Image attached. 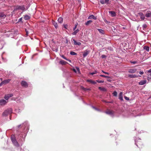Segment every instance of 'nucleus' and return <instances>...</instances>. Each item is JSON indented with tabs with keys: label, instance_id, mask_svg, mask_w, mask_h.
Here are the masks:
<instances>
[{
	"label": "nucleus",
	"instance_id": "cd10ccee",
	"mask_svg": "<svg viewBox=\"0 0 151 151\" xmlns=\"http://www.w3.org/2000/svg\"><path fill=\"white\" fill-rule=\"evenodd\" d=\"M79 31V30L77 29L76 30H75V31L72 33L73 35H76V34Z\"/></svg>",
	"mask_w": 151,
	"mask_h": 151
},
{
	"label": "nucleus",
	"instance_id": "0eeeda50",
	"mask_svg": "<svg viewBox=\"0 0 151 151\" xmlns=\"http://www.w3.org/2000/svg\"><path fill=\"white\" fill-rule=\"evenodd\" d=\"M16 10H20L24 11L25 10V7L24 6H17L16 8Z\"/></svg>",
	"mask_w": 151,
	"mask_h": 151
},
{
	"label": "nucleus",
	"instance_id": "b1692460",
	"mask_svg": "<svg viewBox=\"0 0 151 151\" xmlns=\"http://www.w3.org/2000/svg\"><path fill=\"white\" fill-rule=\"evenodd\" d=\"M87 81L93 84H95L96 83V82L95 81L91 80H87Z\"/></svg>",
	"mask_w": 151,
	"mask_h": 151
},
{
	"label": "nucleus",
	"instance_id": "4d7b16f0",
	"mask_svg": "<svg viewBox=\"0 0 151 151\" xmlns=\"http://www.w3.org/2000/svg\"><path fill=\"white\" fill-rule=\"evenodd\" d=\"M67 61H69L70 62H71V60H68H68H67Z\"/></svg>",
	"mask_w": 151,
	"mask_h": 151
},
{
	"label": "nucleus",
	"instance_id": "20e7f679",
	"mask_svg": "<svg viewBox=\"0 0 151 151\" xmlns=\"http://www.w3.org/2000/svg\"><path fill=\"white\" fill-rule=\"evenodd\" d=\"M24 137L23 138V139H22V138L23 137V135L22 134H20L18 137V139H19V141L21 142H23V141H24L25 137L26 136V134L25 133H24Z\"/></svg>",
	"mask_w": 151,
	"mask_h": 151
},
{
	"label": "nucleus",
	"instance_id": "2f4dec72",
	"mask_svg": "<svg viewBox=\"0 0 151 151\" xmlns=\"http://www.w3.org/2000/svg\"><path fill=\"white\" fill-rule=\"evenodd\" d=\"M70 54L71 55H77V53L73 51L70 52Z\"/></svg>",
	"mask_w": 151,
	"mask_h": 151
},
{
	"label": "nucleus",
	"instance_id": "e2e57ef3",
	"mask_svg": "<svg viewBox=\"0 0 151 151\" xmlns=\"http://www.w3.org/2000/svg\"><path fill=\"white\" fill-rule=\"evenodd\" d=\"M66 43H67L68 42V40H66Z\"/></svg>",
	"mask_w": 151,
	"mask_h": 151
},
{
	"label": "nucleus",
	"instance_id": "8fccbe9b",
	"mask_svg": "<svg viewBox=\"0 0 151 151\" xmlns=\"http://www.w3.org/2000/svg\"><path fill=\"white\" fill-rule=\"evenodd\" d=\"M139 73L140 75H142L144 73V72L143 71H140Z\"/></svg>",
	"mask_w": 151,
	"mask_h": 151
},
{
	"label": "nucleus",
	"instance_id": "39448f33",
	"mask_svg": "<svg viewBox=\"0 0 151 151\" xmlns=\"http://www.w3.org/2000/svg\"><path fill=\"white\" fill-rule=\"evenodd\" d=\"M22 126L24 127V130L26 129L27 131L29 129V124L27 122H25L23 124Z\"/></svg>",
	"mask_w": 151,
	"mask_h": 151
},
{
	"label": "nucleus",
	"instance_id": "5701e85b",
	"mask_svg": "<svg viewBox=\"0 0 151 151\" xmlns=\"http://www.w3.org/2000/svg\"><path fill=\"white\" fill-rule=\"evenodd\" d=\"M63 18L61 17H60L58 19V22L60 23H63Z\"/></svg>",
	"mask_w": 151,
	"mask_h": 151
},
{
	"label": "nucleus",
	"instance_id": "2eb2a0df",
	"mask_svg": "<svg viewBox=\"0 0 151 151\" xmlns=\"http://www.w3.org/2000/svg\"><path fill=\"white\" fill-rule=\"evenodd\" d=\"M88 19H93L94 20L96 19V17H95L93 15H91L88 18Z\"/></svg>",
	"mask_w": 151,
	"mask_h": 151
},
{
	"label": "nucleus",
	"instance_id": "473e14b6",
	"mask_svg": "<svg viewBox=\"0 0 151 151\" xmlns=\"http://www.w3.org/2000/svg\"><path fill=\"white\" fill-rule=\"evenodd\" d=\"M91 107L93 109H95V110L97 111H100V110L99 109L97 108H96L95 107H94V106H91Z\"/></svg>",
	"mask_w": 151,
	"mask_h": 151
},
{
	"label": "nucleus",
	"instance_id": "412c9836",
	"mask_svg": "<svg viewBox=\"0 0 151 151\" xmlns=\"http://www.w3.org/2000/svg\"><path fill=\"white\" fill-rule=\"evenodd\" d=\"M73 41H74V44L75 45H80L81 44V43L80 42H77L75 40L73 39Z\"/></svg>",
	"mask_w": 151,
	"mask_h": 151
},
{
	"label": "nucleus",
	"instance_id": "864d4df0",
	"mask_svg": "<svg viewBox=\"0 0 151 151\" xmlns=\"http://www.w3.org/2000/svg\"><path fill=\"white\" fill-rule=\"evenodd\" d=\"M22 18H20L19 19L18 21H19V22L21 21H22Z\"/></svg>",
	"mask_w": 151,
	"mask_h": 151
},
{
	"label": "nucleus",
	"instance_id": "4c0bfd02",
	"mask_svg": "<svg viewBox=\"0 0 151 151\" xmlns=\"http://www.w3.org/2000/svg\"><path fill=\"white\" fill-rule=\"evenodd\" d=\"M113 95L115 96H117V93L116 91H114L113 93Z\"/></svg>",
	"mask_w": 151,
	"mask_h": 151
},
{
	"label": "nucleus",
	"instance_id": "f8f14e48",
	"mask_svg": "<svg viewBox=\"0 0 151 151\" xmlns=\"http://www.w3.org/2000/svg\"><path fill=\"white\" fill-rule=\"evenodd\" d=\"M11 80L10 79H7L6 80H5L2 81V82L3 83V84H5L8 83L9 82L11 81Z\"/></svg>",
	"mask_w": 151,
	"mask_h": 151
},
{
	"label": "nucleus",
	"instance_id": "e433bc0d",
	"mask_svg": "<svg viewBox=\"0 0 151 151\" xmlns=\"http://www.w3.org/2000/svg\"><path fill=\"white\" fill-rule=\"evenodd\" d=\"M9 98V97L7 95H5L4 96V99L6 100H7Z\"/></svg>",
	"mask_w": 151,
	"mask_h": 151
},
{
	"label": "nucleus",
	"instance_id": "49530a36",
	"mask_svg": "<svg viewBox=\"0 0 151 151\" xmlns=\"http://www.w3.org/2000/svg\"><path fill=\"white\" fill-rule=\"evenodd\" d=\"M101 57L102 58H105L106 56L105 55H101Z\"/></svg>",
	"mask_w": 151,
	"mask_h": 151
},
{
	"label": "nucleus",
	"instance_id": "bf43d9fd",
	"mask_svg": "<svg viewBox=\"0 0 151 151\" xmlns=\"http://www.w3.org/2000/svg\"><path fill=\"white\" fill-rule=\"evenodd\" d=\"M21 125H19L18 126V127H19L20 126H21Z\"/></svg>",
	"mask_w": 151,
	"mask_h": 151
},
{
	"label": "nucleus",
	"instance_id": "a211bd4d",
	"mask_svg": "<svg viewBox=\"0 0 151 151\" xmlns=\"http://www.w3.org/2000/svg\"><path fill=\"white\" fill-rule=\"evenodd\" d=\"M60 63L62 65H65L68 63L63 60H61L60 61Z\"/></svg>",
	"mask_w": 151,
	"mask_h": 151
},
{
	"label": "nucleus",
	"instance_id": "6e6d98bb",
	"mask_svg": "<svg viewBox=\"0 0 151 151\" xmlns=\"http://www.w3.org/2000/svg\"><path fill=\"white\" fill-rule=\"evenodd\" d=\"M67 25H65L64 26V27L66 29V27H67Z\"/></svg>",
	"mask_w": 151,
	"mask_h": 151
},
{
	"label": "nucleus",
	"instance_id": "09e8293b",
	"mask_svg": "<svg viewBox=\"0 0 151 151\" xmlns=\"http://www.w3.org/2000/svg\"><path fill=\"white\" fill-rule=\"evenodd\" d=\"M102 71L105 74H109V73H107V72H105L103 70H102Z\"/></svg>",
	"mask_w": 151,
	"mask_h": 151
},
{
	"label": "nucleus",
	"instance_id": "aec40b11",
	"mask_svg": "<svg viewBox=\"0 0 151 151\" xmlns=\"http://www.w3.org/2000/svg\"><path fill=\"white\" fill-rule=\"evenodd\" d=\"M143 49L146 50L147 52H149V47L147 46H145L143 47Z\"/></svg>",
	"mask_w": 151,
	"mask_h": 151
},
{
	"label": "nucleus",
	"instance_id": "f257e3e1",
	"mask_svg": "<svg viewBox=\"0 0 151 151\" xmlns=\"http://www.w3.org/2000/svg\"><path fill=\"white\" fill-rule=\"evenodd\" d=\"M135 144L138 147H140L142 145L141 139L139 138H137L135 139Z\"/></svg>",
	"mask_w": 151,
	"mask_h": 151
},
{
	"label": "nucleus",
	"instance_id": "a18cd8bd",
	"mask_svg": "<svg viewBox=\"0 0 151 151\" xmlns=\"http://www.w3.org/2000/svg\"><path fill=\"white\" fill-rule=\"evenodd\" d=\"M8 96L9 97V98L12 97L13 96V94H7Z\"/></svg>",
	"mask_w": 151,
	"mask_h": 151
},
{
	"label": "nucleus",
	"instance_id": "6ab92c4d",
	"mask_svg": "<svg viewBox=\"0 0 151 151\" xmlns=\"http://www.w3.org/2000/svg\"><path fill=\"white\" fill-rule=\"evenodd\" d=\"M52 23L56 28H57L58 27L57 23L55 21H52Z\"/></svg>",
	"mask_w": 151,
	"mask_h": 151
},
{
	"label": "nucleus",
	"instance_id": "de8ad7c7",
	"mask_svg": "<svg viewBox=\"0 0 151 151\" xmlns=\"http://www.w3.org/2000/svg\"><path fill=\"white\" fill-rule=\"evenodd\" d=\"M131 63H133V64H136L137 63V62L136 61H131Z\"/></svg>",
	"mask_w": 151,
	"mask_h": 151
},
{
	"label": "nucleus",
	"instance_id": "7c9ffc66",
	"mask_svg": "<svg viewBox=\"0 0 151 151\" xmlns=\"http://www.w3.org/2000/svg\"><path fill=\"white\" fill-rule=\"evenodd\" d=\"M30 17H29L27 15H25L24 17V19L25 20H27L29 19Z\"/></svg>",
	"mask_w": 151,
	"mask_h": 151
},
{
	"label": "nucleus",
	"instance_id": "393cba45",
	"mask_svg": "<svg viewBox=\"0 0 151 151\" xmlns=\"http://www.w3.org/2000/svg\"><path fill=\"white\" fill-rule=\"evenodd\" d=\"M145 16L147 17H151V12L147 13L145 14Z\"/></svg>",
	"mask_w": 151,
	"mask_h": 151
},
{
	"label": "nucleus",
	"instance_id": "5fc2aeb1",
	"mask_svg": "<svg viewBox=\"0 0 151 151\" xmlns=\"http://www.w3.org/2000/svg\"><path fill=\"white\" fill-rule=\"evenodd\" d=\"M148 72L149 73H151V69H150L149 70H148Z\"/></svg>",
	"mask_w": 151,
	"mask_h": 151
},
{
	"label": "nucleus",
	"instance_id": "f03ea898",
	"mask_svg": "<svg viewBox=\"0 0 151 151\" xmlns=\"http://www.w3.org/2000/svg\"><path fill=\"white\" fill-rule=\"evenodd\" d=\"M11 139L14 145L17 147L19 146V144L16 140L14 135L12 134V135Z\"/></svg>",
	"mask_w": 151,
	"mask_h": 151
},
{
	"label": "nucleus",
	"instance_id": "052dcab7",
	"mask_svg": "<svg viewBox=\"0 0 151 151\" xmlns=\"http://www.w3.org/2000/svg\"><path fill=\"white\" fill-rule=\"evenodd\" d=\"M107 80V81H110V80Z\"/></svg>",
	"mask_w": 151,
	"mask_h": 151
},
{
	"label": "nucleus",
	"instance_id": "3c124183",
	"mask_svg": "<svg viewBox=\"0 0 151 151\" xmlns=\"http://www.w3.org/2000/svg\"><path fill=\"white\" fill-rule=\"evenodd\" d=\"M3 85H4L3 84V83L2 82H1L0 83V86H2Z\"/></svg>",
	"mask_w": 151,
	"mask_h": 151
},
{
	"label": "nucleus",
	"instance_id": "603ef678",
	"mask_svg": "<svg viewBox=\"0 0 151 151\" xmlns=\"http://www.w3.org/2000/svg\"><path fill=\"white\" fill-rule=\"evenodd\" d=\"M109 0H105V3H107L109 1Z\"/></svg>",
	"mask_w": 151,
	"mask_h": 151
},
{
	"label": "nucleus",
	"instance_id": "6e6552de",
	"mask_svg": "<svg viewBox=\"0 0 151 151\" xmlns=\"http://www.w3.org/2000/svg\"><path fill=\"white\" fill-rule=\"evenodd\" d=\"M21 84L22 86L26 88L28 87V85L26 82L24 81H22L21 82Z\"/></svg>",
	"mask_w": 151,
	"mask_h": 151
},
{
	"label": "nucleus",
	"instance_id": "4468645a",
	"mask_svg": "<svg viewBox=\"0 0 151 151\" xmlns=\"http://www.w3.org/2000/svg\"><path fill=\"white\" fill-rule=\"evenodd\" d=\"M119 99L121 101H123V93L122 92H121L119 93Z\"/></svg>",
	"mask_w": 151,
	"mask_h": 151
},
{
	"label": "nucleus",
	"instance_id": "ea45409f",
	"mask_svg": "<svg viewBox=\"0 0 151 151\" xmlns=\"http://www.w3.org/2000/svg\"><path fill=\"white\" fill-rule=\"evenodd\" d=\"M96 81L99 83H103L104 82V81L102 80H97Z\"/></svg>",
	"mask_w": 151,
	"mask_h": 151
},
{
	"label": "nucleus",
	"instance_id": "13d9d810",
	"mask_svg": "<svg viewBox=\"0 0 151 151\" xmlns=\"http://www.w3.org/2000/svg\"><path fill=\"white\" fill-rule=\"evenodd\" d=\"M28 32L26 31V35H28Z\"/></svg>",
	"mask_w": 151,
	"mask_h": 151
},
{
	"label": "nucleus",
	"instance_id": "c85d7f7f",
	"mask_svg": "<svg viewBox=\"0 0 151 151\" xmlns=\"http://www.w3.org/2000/svg\"><path fill=\"white\" fill-rule=\"evenodd\" d=\"M97 30L101 34H104V30L102 29H98Z\"/></svg>",
	"mask_w": 151,
	"mask_h": 151
},
{
	"label": "nucleus",
	"instance_id": "9b49d317",
	"mask_svg": "<svg viewBox=\"0 0 151 151\" xmlns=\"http://www.w3.org/2000/svg\"><path fill=\"white\" fill-rule=\"evenodd\" d=\"M109 13L110 14L112 17H114L116 16V12L113 11H109Z\"/></svg>",
	"mask_w": 151,
	"mask_h": 151
},
{
	"label": "nucleus",
	"instance_id": "423d86ee",
	"mask_svg": "<svg viewBox=\"0 0 151 151\" xmlns=\"http://www.w3.org/2000/svg\"><path fill=\"white\" fill-rule=\"evenodd\" d=\"M105 113L111 116H113L114 115V112L112 111H106L105 112Z\"/></svg>",
	"mask_w": 151,
	"mask_h": 151
},
{
	"label": "nucleus",
	"instance_id": "37998d69",
	"mask_svg": "<svg viewBox=\"0 0 151 151\" xmlns=\"http://www.w3.org/2000/svg\"><path fill=\"white\" fill-rule=\"evenodd\" d=\"M124 98L127 100H129V98L125 96L124 97Z\"/></svg>",
	"mask_w": 151,
	"mask_h": 151
},
{
	"label": "nucleus",
	"instance_id": "0e129e2a",
	"mask_svg": "<svg viewBox=\"0 0 151 151\" xmlns=\"http://www.w3.org/2000/svg\"><path fill=\"white\" fill-rule=\"evenodd\" d=\"M0 80H1V81H2V78H0Z\"/></svg>",
	"mask_w": 151,
	"mask_h": 151
},
{
	"label": "nucleus",
	"instance_id": "a19ab883",
	"mask_svg": "<svg viewBox=\"0 0 151 151\" xmlns=\"http://www.w3.org/2000/svg\"><path fill=\"white\" fill-rule=\"evenodd\" d=\"M100 3L102 4H104L105 3V1L104 0H101L100 1Z\"/></svg>",
	"mask_w": 151,
	"mask_h": 151
},
{
	"label": "nucleus",
	"instance_id": "79ce46f5",
	"mask_svg": "<svg viewBox=\"0 0 151 151\" xmlns=\"http://www.w3.org/2000/svg\"><path fill=\"white\" fill-rule=\"evenodd\" d=\"M61 57L64 59L66 60H68V59L66 57H65L64 55H63L61 56Z\"/></svg>",
	"mask_w": 151,
	"mask_h": 151
},
{
	"label": "nucleus",
	"instance_id": "58836bf2",
	"mask_svg": "<svg viewBox=\"0 0 151 151\" xmlns=\"http://www.w3.org/2000/svg\"><path fill=\"white\" fill-rule=\"evenodd\" d=\"M97 73V71H95L94 72L91 73H90V74L92 75L96 74Z\"/></svg>",
	"mask_w": 151,
	"mask_h": 151
},
{
	"label": "nucleus",
	"instance_id": "72a5a7b5",
	"mask_svg": "<svg viewBox=\"0 0 151 151\" xmlns=\"http://www.w3.org/2000/svg\"><path fill=\"white\" fill-rule=\"evenodd\" d=\"M147 26L146 24H144L142 25V28L143 29H145L147 27Z\"/></svg>",
	"mask_w": 151,
	"mask_h": 151
},
{
	"label": "nucleus",
	"instance_id": "c756f323",
	"mask_svg": "<svg viewBox=\"0 0 151 151\" xmlns=\"http://www.w3.org/2000/svg\"><path fill=\"white\" fill-rule=\"evenodd\" d=\"M92 22V21L91 20H89L87 21L85 23V24L86 25H89L90 23H91V22Z\"/></svg>",
	"mask_w": 151,
	"mask_h": 151
},
{
	"label": "nucleus",
	"instance_id": "1a4fd4ad",
	"mask_svg": "<svg viewBox=\"0 0 151 151\" xmlns=\"http://www.w3.org/2000/svg\"><path fill=\"white\" fill-rule=\"evenodd\" d=\"M7 102L4 99H2L0 100V105H4Z\"/></svg>",
	"mask_w": 151,
	"mask_h": 151
},
{
	"label": "nucleus",
	"instance_id": "dca6fc26",
	"mask_svg": "<svg viewBox=\"0 0 151 151\" xmlns=\"http://www.w3.org/2000/svg\"><path fill=\"white\" fill-rule=\"evenodd\" d=\"M146 83V80H142L139 82V84L140 85H143L145 84Z\"/></svg>",
	"mask_w": 151,
	"mask_h": 151
},
{
	"label": "nucleus",
	"instance_id": "f704fd0d",
	"mask_svg": "<svg viewBox=\"0 0 151 151\" xmlns=\"http://www.w3.org/2000/svg\"><path fill=\"white\" fill-rule=\"evenodd\" d=\"M100 76H101V77H105V78H110V77L109 76H105L104 75H100Z\"/></svg>",
	"mask_w": 151,
	"mask_h": 151
},
{
	"label": "nucleus",
	"instance_id": "774afa93",
	"mask_svg": "<svg viewBox=\"0 0 151 151\" xmlns=\"http://www.w3.org/2000/svg\"><path fill=\"white\" fill-rule=\"evenodd\" d=\"M150 76L151 77V74H150Z\"/></svg>",
	"mask_w": 151,
	"mask_h": 151
},
{
	"label": "nucleus",
	"instance_id": "bb28decb",
	"mask_svg": "<svg viewBox=\"0 0 151 151\" xmlns=\"http://www.w3.org/2000/svg\"><path fill=\"white\" fill-rule=\"evenodd\" d=\"M139 15L140 16L141 19L142 20H144L145 19V17L144 14L142 13H141L139 14Z\"/></svg>",
	"mask_w": 151,
	"mask_h": 151
},
{
	"label": "nucleus",
	"instance_id": "f3484780",
	"mask_svg": "<svg viewBox=\"0 0 151 151\" xmlns=\"http://www.w3.org/2000/svg\"><path fill=\"white\" fill-rule=\"evenodd\" d=\"M128 76L130 78H137L138 77V76L135 75H133V74H130Z\"/></svg>",
	"mask_w": 151,
	"mask_h": 151
},
{
	"label": "nucleus",
	"instance_id": "a878e982",
	"mask_svg": "<svg viewBox=\"0 0 151 151\" xmlns=\"http://www.w3.org/2000/svg\"><path fill=\"white\" fill-rule=\"evenodd\" d=\"M99 89L101 91H106V88H102L101 87H99Z\"/></svg>",
	"mask_w": 151,
	"mask_h": 151
},
{
	"label": "nucleus",
	"instance_id": "680f3d73",
	"mask_svg": "<svg viewBox=\"0 0 151 151\" xmlns=\"http://www.w3.org/2000/svg\"><path fill=\"white\" fill-rule=\"evenodd\" d=\"M105 22L107 23L108 22L107 20H106V21H105Z\"/></svg>",
	"mask_w": 151,
	"mask_h": 151
},
{
	"label": "nucleus",
	"instance_id": "338daca9",
	"mask_svg": "<svg viewBox=\"0 0 151 151\" xmlns=\"http://www.w3.org/2000/svg\"><path fill=\"white\" fill-rule=\"evenodd\" d=\"M21 151H24V150H21Z\"/></svg>",
	"mask_w": 151,
	"mask_h": 151
},
{
	"label": "nucleus",
	"instance_id": "9d476101",
	"mask_svg": "<svg viewBox=\"0 0 151 151\" xmlns=\"http://www.w3.org/2000/svg\"><path fill=\"white\" fill-rule=\"evenodd\" d=\"M137 70L136 69H130L129 70L128 72L130 73H135Z\"/></svg>",
	"mask_w": 151,
	"mask_h": 151
},
{
	"label": "nucleus",
	"instance_id": "c03bdc74",
	"mask_svg": "<svg viewBox=\"0 0 151 151\" xmlns=\"http://www.w3.org/2000/svg\"><path fill=\"white\" fill-rule=\"evenodd\" d=\"M77 25H78V24H76L75 26V27H73V30H75L76 29V28L77 27Z\"/></svg>",
	"mask_w": 151,
	"mask_h": 151
},
{
	"label": "nucleus",
	"instance_id": "7ed1b4c3",
	"mask_svg": "<svg viewBox=\"0 0 151 151\" xmlns=\"http://www.w3.org/2000/svg\"><path fill=\"white\" fill-rule=\"evenodd\" d=\"M12 112V110L11 109H8L6 110L3 113V116H6Z\"/></svg>",
	"mask_w": 151,
	"mask_h": 151
},
{
	"label": "nucleus",
	"instance_id": "ddd939ff",
	"mask_svg": "<svg viewBox=\"0 0 151 151\" xmlns=\"http://www.w3.org/2000/svg\"><path fill=\"white\" fill-rule=\"evenodd\" d=\"M89 51L87 50H86L84 52L83 54V57H85L89 53Z\"/></svg>",
	"mask_w": 151,
	"mask_h": 151
},
{
	"label": "nucleus",
	"instance_id": "4be33fe9",
	"mask_svg": "<svg viewBox=\"0 0 151 151\" xmlns=\"http://www.w3.org/2000/svg\"><path fill=\"white\" fill-rule=\"evenodd\" d=\"M6 17V15L3 13H0V18H4Z\"/></svg>",
	"mask_w": 151,
	"mask_h": 151
},
{
	"label": "nucleus",
	"instance_id": "c9c22d12",
	"mask_svg": "<svg viewBox=\"0 0 151 151\" xmlns=\"http://www.w3.org/2000/svg\"><path fill=\"white\" fill-rule=\"evenodd\" d=\"M82 89L84 90V91H90V88H84L83 87H82Z\"/></svg>",
	"mask_w": 151,
	"mask_h": 151
},
{
	"label": "nucleus",
	"instance_id": "69168bd1",
	"mask_svg": "<svg viewBox=\"0 0 151 151\" xmlns=\"http://www.w3.org/2000/svg\"><path fill=\"white\" fill-rule=\"evenodd\" d=\"M58 1H61V0H58Z\"/></svg>",
	"mask_w": 151,
	"mask_h": 151
}]
</instances>
